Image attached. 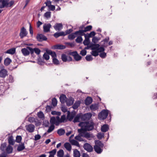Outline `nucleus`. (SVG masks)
Segmentation results:
<instances>
[{
	"label": "nucleus",
	"mask_w": 157,
	"mask_h": 157,
	"mask_svg": "<svg viewBox=\"0 0 157 157\" xmlns=\"http://www.w3.org/2000/svg\"><path fill=\"white\" fill-rule=\"evenodd\" d=\"M91 54L94 56H97L98 55V52L97 51H93L91 52Z\"/></svg>",
	"instance_id": "obj_57"
},
{
	"label": "nucleus",
	"mask_w": 157,
	"mask_h": 157,
	"mask_svg": "<svg viewBox=\"0 0 157 157\" xmlns=\"http://www.w3.org/2000/svg\"><path fill=\"white\" fill-rule=\"evenodd\" d=\"M85 104L86 105H89L92 102V99L90 97H87L85 100Z\"/></svg>",
	"instance_id": "obj_21"
},
{
	"label": "nucleus",
	"mask_w": 157,
	"mask_h": 157,
	"mask_svg": "<svg viewBox=\"0 0 157 157\" xmlns=\"http://www.w3.org/2000/svg\"><path fill=\"white\" fill-rule=\"evenodd\" d=\"M74 101V99L71 98L66 100V102L67 105L68 106H70L73 104Z\"/></svg>",
	"instance_id": "obj_19"
},
{
	"label": "nucleus",
	"mask_w": 157,
	"mask_h": 157,
	"mask_svg": "<svg viewBox=\"0 0 157 157\" xmlns=\"http://www.w3.org/2000/svg\"><path fill=\"white\" fill-rule=\"evenodd\" d=\"M73 31V29H70L66 30L65 31V33H64L65 36L67 34H69L70 33H71Z\"/></svg>",
	"instance_id": "obj_59"
},
{
	"label": "nucleus",
	"mask_w": 157,
	"mask_h": 157,
	"mask_svg": "<svg viewBox=\"0 0 157 157\" xmlns=\"http://www.w3.org/2000/svg\"><path fill=\"white\" fill-rule=\"evenodd\" d=\"M70 142L72 145H75L80 147V145L78 142L75 140H72L70 141Z\"/></svg>",
	"instance_id": "obj_36"
},
{
	"label": "nucleus",
	"mask_w": 157,
	"mask_h": 157,
	"mask_svg": "<svg viewBox=\"0 0 157 157\" xmlns=\"http://www.w3.org/2000/svg\"><path fill=\"white\" fill-rule=\"evenodd\" d=\"M109 129L108 125L107 124H105L102 125L101 127V131L103 132H105L108 131Z\"/></svg>",
	"instance_id": "obj_30"
},
{
	"label": "nucleus",
	"mask_w": 157,
	"mask_h": 157,
	"mask_svg": "<svg viewBox=\"0 0 157 157\" xmlns=\"http://www.w3.org/2000/svg\"><path fill=\"white\" fill-rule=\"evenodd\" d=\"M56 120L55 117H51L50 121V122L52 124L51 125H54L56 123Z\"/></svg>",
	"instance_id": "obj_46"
},
{
	"label": "nucleus",
	"mask_w": 157,
	"mask_h": 157,
	"mask_svg": "<svg viewBox=\"0 0 157 157\" xmlns=\"http://www.w3.org/2000/svg\"><path fill=\"white\" fill-rule=\"evenodd\" d=\"M44 59H43V58H42L40 57L39 56L37 59L38 63L40 65H42L43 63H44Z\"/></svg>",
	"instance_id": "obj_45"
},
{
	"label": "nucleus",
	"mask_w": 157,
	"mask_h": 157,
	"mask_svg": "<svg viewBox=\"0 0 157 157\" xmlns=\"http://www.w3.org/2000/svg\"><path fill=\"white\" fill-rule=\"evenodd\" d=\"M8 143L10 145H13L14 144L15 141L13 139V137L11 136L8 138Z\"/></svg>",
	"instance_id": "obj_33"
},
{
	"label": "nucleus",
	"mask_w": 157,
	"mask_h": 157,
	"mask_svg": "<svg viewBox=\"0 0 157 157\" xmlns=\"http://www.w3.org/2000/svg\"><path fill=\"white\" fill-rule=\"evenodd\" d=\"M67 97L65 94H61L59 97L60 101L61 103L63 104L66 102Z\"/></svg>",
	"instance_id": "obj_23"
},
{
	"label": "nucleus",
	"mask_w": 157,
	"mask_h": 157,
	"mask_svg": "<svg viewBox=\"0 0 157 157\" xmlns=\"http://www.w3.org/2000/svg\"><path fill=\"white\" fill-rule=\"evenodd\" d=\"M8 71H7L4 69H2L0 71V77L2 78H5L6 76L7 75Z\"/></svg>",
	"instance_id": "obj_12"
},
{
	"label": "nucleus",
	"mask_w": 157,
	"mask_h": 157,
	"mask_svg": "<svg viewBox=\"0 0 157 157\" xmlns=\"http://www.w3.org/2000/svg\"><path fill=\"white\" fill-rule=\"evenodd\" d=\"M83 39L82 36H78L77 38L75 39V41L78 43L80 44L82 42Z\"/></svg>",
	"instance_id": "obj_44"
},
{
	"label": "nucleus",
	"mask_w": 157,
	"mask_h": 157,
	"mask_svg": "<svg viewBox=\"0 0 157 157\" xmlns=\"http://www.w3.org/2000/svg\"><path fill=\"white\" fill-rule=\"evenodd\" d=\"M27 49H28L27 48H24L21 49V52L25 56H28L30 54L29 52Z\"/></svg>",
	"instance_id": "obj_20"
},
{
	"label": "nucleus",
	"mask_w": 157,
	"mask_h": 157,
	"mask_svg": "<svg viewBox=\"0 0 157 157\" xmlns=\"http://www.w3.org/2000/svg\"><path fill=\"white\" fill-rule=\"evenodd\" d=\"M75 34L76 36H84L85 34L82 30H79L76 31L75 32Z\"/></svg>",
	"instance_id": "obj_18"
},
{
	"label": "nucleus",
	"mask_w": 157,
	"mask_h": 157,
	"mask_svg": "<svg viewBox=\"0 0 157 157\" xmlns=\"http://www.w3.org/2000/svg\"><path fill=\"white\" fill-rule=\"evenodd\" d=\"M92 116V114L90 113H87L83 114L81 113V119L82 121H88L90 119Z\"/></svg>",
	"instance_id": "obj_4"
},
{
	"label": "nucleus",
	"mask_w": 157,
	"mask_h": 157,
	"mask_svg": "<svg viewBox=\"0 0 157 157\" xmlns=\"http://www.w3.org/2000/svg\"><path fill=\"white\" fill-rule=\"evenodd\" d=\"M64 147L66 150L69 151H70L71 149V146L70 144L68 143H65L64 144Z\"/></svg>",
	"instance_id": "obj_29"
},
{
	"label": "nucleus",
	"mask_w": 157,
	"mask_h": 157,
	"mask_svg": "<svg viewBox=\"0 0 157 157\" xmlns=\"http://www.w3.org/2000/svg\"><path fill=\"white\" fill-rule=\"evenodd\" d=\"M25 147L24 143H22L19 144L17 147V150L18 151H20L24 150L25 149Z\"/></svg>",
	"instance_id": "obj_26"
},
{
	"label": "nucleus",
	"mask_w": 157,
	"mask_h": 157,
	"mask_svg": "<svg viewBox=\"0 0 157 157\" xmlns=\"http://www.w3.org/2000/svg\"><path fill=\"white\" fill-rule=\"evenodd\" d=\"M26 130L29 132H33L35 129V126L32 124H29L25 126Z\"/></svg>",
	"instance_id": "obj_11"
},
{
	"label": "nucleus",
	"mask_w": 157,
	"mask_h": 157,
	"mask_svg": "<svg viewBox=\"0 0 157 157\" xmlns=\"http://www.w3.org/2000/svg\"><path fill=\"white\" fill-rule=\"evenodd\" d=\"M92 28L91 25H88L83 30L84 32L90 31Z\"/></svg>",
	"instance_id": "obj_49"
},
{
	"label": "nucleus",
	"mask_w": 157,
	"mask_h": 157,
	"mask_svg": "<svg viewBox=\"0 0 157 157\" xmlns=\"http://www.w3.org/2000/svg\"><path fill=\"white\" fill-rule=\"evenodd\" d=\"M46 52L48 54L51 55L53 59L56 57V55L54 52H52L51 50H46Z\"/></svg>",
	"instance_id": "obj_22"
},
{
	"label": "nucleus",
	"mask_w": 157,
	"mask_h": 157,
	"mask_svg": "<svg viewBox=\"0 0 157 157\" xmlns=\"http://www.w3.org/2000/svg\"><path fill=\"white\" fill-rule=\"evenodd\" d=\"M76 36L74 32L69 34L68 36V38L69 40H72L75 38Z\"/></svg>",
	"instance_id": "obj_41"
},
{
	"label": "nucleus",
	"mask_w": 157,
	"mask_h": 157,
	"mask_svg": "<svg viewBox=\"0 0 157 157\" xmlns=\"http://www.w3.org/2000/svg\"><path fill=\"white\" fill-rule=\"evenodd\" d=\"M52 62L53 63L56 65H59L60 64L59 61L56 57L52 59Z\"/></svg>",
	"instance_id": "obj_50"
},
{
	"label": "nucleus",
	"mask_w": 157,
	"mask_h": 157,
	"mask_svg": "<svg viewBox=\"0 0 157 157\" xmlns=\"http://www.w3.org/2000/svg\"><path fill=\"white\" fill-rule=\"evenodd\" d=\"M38 41L41 42L46 40L47 38L44 35L41 34H37L36 37Z\"/></svg>",
	"instance_id": "obj_8"
},
{
	"label": "nucleus",
	"mask_w": 157,
	"mask_h": 157,
	"mask_svg": "<svg viewBox=\"0 0 157 157\" xmlns=\"http://www.w3.org/2000/svg\"><path fill=\"white\" fill-rule=\"evenodd\" d=\"M27 48L30 51V53L32 55L33 54L34 52L37 55H39L40 53V50L38 48H35L33 49L28 46L27 47Z\"/></svg>",
	"instance_id": "obj_6"
},
{
	"label": "nucleus",
	"mask_w": 157,
	"mask_h": 157,
	"mask_svg": "<svg viewBox=\"0 0 157 157\" xmlns=\"http://www.w3.org/2000/svg\"><path fill=\"white\" fill-rule=\"evenodd\" d=\"M85 59L87 61H92L93 58L91 55H87Z\"/></svg>",
	"instance_id": "obj_55"
},
{
	"label": "nucleus",
	"mask_w": 157,
	"mask_h": 157,
	"mask_svg": "<svg viewBox=\"0 0 157 157\" xmlns=\"http://www.w3.org/2000/svg\"><path fill=\"white\" fill-rule=\"evenodd\" d=\"M80 103L81 102L80 101H75L72 106L73 108L75 109H76L80 106Z\"/></svg>",
	"instance_id": "obj_35"
},
{
	"label": "nucleus",
	"mask_w": 157,
	"mask_h": 157,
	"mask_svg": "<svg viewBox=\"0 0 157 157\" xmlns=\"http://www.w3.org/2000/svg\"><path fill=\"white\" fill-rule=\"evenodd\" d=\"M56 149H55L53 150L50 151L48 152V153L50 154L49 155H52V156H54V155L56 154Z\"/></svg>",
	"instance_id": "obj_51"
},
{
	"label": "nucleus",
	"mask_w": 157,
	"mask_h": 157,
	"mask_svg": "<svg viewBox=\"0 0 157 157\" xmlns=\"http://www.w3.org/2000/svg\"><path fill=\"white\" fill-rule=\"evenodd\" d=\"M13 150V148L10 145H9L6 149V152L8 154L11 153L12 152Z\"/></svg>",
	"instance_id": "obj_32"
},
{
	"label": "nucleus",
	"mask_w": 157,
	"mask_h": 157,
	"mask_svg": "<svg viewBox=\"0 0 157 157\" xmlns=\"http://www.w3.org/2000/svg\"><path fill=\"white\" fill-rule=\"evenodd\" d=\"M37 116L43 120L44 119V116L43 112L40 111L37 113Z\"/></svg>",
	"instance_id": "obj_43"
},
{
	"label": "nucleus",
	"mask_w": 157,
	"mask_h": 157,
	"mask_svg": "<svg viewBox=\"0 0 157 157\" xmlns=\"http://www.w3.org/2000/svg\"><path fill=\"white\" fill-rule=\"evenodd\" d=\"M53 36L56 38H58L60 36H65L64 32H56L53 34Z\"/></svg>",
	"instance_id": "obj_24"
},
{
	"label": "nucleus",
	"mask_w": 157,
	"mask_h": 157,
	"mask_svg": "<svg viewBox=\"0 0 157 157\" xmlns=\"http://www.w3.org/2000/svg\"><path fill=\"white\" fill-rule=\"evenodd\" d=\"M9 7L8 1L7 0H0V8Z\"/></svg>",
	"instance_id": "obj_9"
},
{
	"label": "nucleus",
	"mask_w": 157,
	"mask_h": 157,
	"mask_svg": "<svg viewBox=\"0 0 157 157\" xmlns=\"http://www.w3.org/2000/svg\"><path fill=\"white\" fill-rule=\"evenodd\" d=\"M57 104V101L55 98H53L52 99V104L54 106H55Z\"/></svg>",
	"instance_id": "obj_54"
},
{
	"label": "nucleus",
	"mask_w": 157,
	"mask_h": 157,
	"mask_svg": "<svg viewBox=\"0 0 157 157\" xmlns=\"http://www.w3.org/2000/svg\"><path fill=\"white\" fill-rule=\"evenodd\" d=\"M61 59L63 62H70L73 60L71 57L70 56H67L64 54L61 55Z\"/></svg>",
	"instance_id": "obj_5"
},
{
	"label": "nucleus",
	"mask_w": 157,
	"mask_h": 157,
	"mask_svg": "<svg viewBox=\"0 0 157 157\" xmlns=\"http://www.w3.org/2000/svg\"><path fill=\"white\" fill-rule=\"evenodd\" d=\"M103 137V133H98L97 135L98 138L99 140L101 139Z\"/></svg>",
	"instance_id": "obj_61"
},
{
	"label": "nucleus",
	"mask_w": 157,
	"mask_h": 157,
	"mask_svg": "<svg viewBox=\"0 0 157 157\" xmlns=\"http://www.w3.org/2000/svg\"><path fill=\"white\" fill-rule=\"evenodd\" d=\"M85 132H84V135H83V137L87 138H90L91 137V135L89 133H85Z\"/></svg>",
	"instance_id": "obj_58"
},
{
	"label": "nucleus",
	"mask_w": 157,
	"mask_h": 157,
	"mask_svg": "<svg viewBox=\"0 0 157 157\" xmlns=\"http://www.w3.org/2000/svg\"><path fill=\"white\" fill-rule=\"evenodd\" d=\"M11 62V59L9 58H7L4 60V64L5 65L7 66L9 65Z\"/></svg>",
	"instance_id": "obj_40"
},
{
	"label": "nucleus",
	"mask_w": 157,
	"mask_h": 157,
	"mask_svg": "<svg viewBox=\"0 0 157 157\" xmlns=\"http://www.w3.org/2000/svg\"><path fill=\"white\" fill-rule=\"evenodd\" d=\"M99 56L101 58H104L106 56V54L105 52H103L100 54Z\"/></svg>",
	"instance_id": "obj_64"
},
{
	"label": "nucleus",
	"mask_w": 157,
	"mask_h": 157,
	"mask_svg": "<svg viewBox=\"0 0 157 157\" xmlns=\"http://www.w3.org/2000/svg\"><path fill=\"white\" fill-rule=\"evenodd\" d=\"M86 50L85 49H83L81 51L80 54L82 56H84L86 55Z\"/></svg>",
	"instance_id": "obj_60"
},
{
	"label": "nucleus",
	"mask_w": 157,
	"mask_h": 157,
	"mask_svg": "<svg viewBox=\"0 0 157 157\" xmlns=\"http://www.w3.org/2000/svg\"><path fill=\"white\" fill-rule=\"evenodd\" d=\"M69 54L73 56L74 59L76 61H79L81 60L82 58V57L80 56L76 51L70 52L69 53Z\"/></svg>",
	"instance_id": "obj_3"
},
{
	"label": "nucleus",
	"mask_w": 157,
	"mask_h": 157,
	"mask_svg": "<svg viewBox=\"0 0 157 157\" xmlns=\"http://www.w3.org/2000/svg\"><path fill=\"white\" fill-rule=\"evenodd\" d=\"M49 54L47 53L46 52V53H45L43 55V59L46 60H48L49 59Z\"/></svg>",
	"instance_id": "obj_52"
},
{
	"label": "nucleus",
	"mask_w": 157,
	"mask_h": 157,
	"mask_svg": "<svg viewBox=\"0 0 157 157\" xmlns=\"http://www.w3.org/2000/svg\"><path fill=\"white\" fill-rule=\"evenodd\" d=\"M22 137L20 136H17L16 137V141L18 143H20Z\"/></svg>",
	"instance_id": "obj_56"
},
{
	"label": "nucleus",
	"mask_w": 157,
	"mask_h": 157,
	"mask_svg": "<svg viewBox=\"0 0 157 157\" xmlns=\"http://www.w3.org/2000/svg\"><path fill=\"white\" fill-rule=\"evenodd\" d=\"M57 133L59 136H61L65 134V131L63 128H60L58 130Z\"/></svg>",
	"instance_id": "obj_37"
},
{
	"label": "nucleus",
	"mask_w": 157,
	"mask_h": 157,
	"mask_svg": "<svg viewBox=\"0 0 157 157\" xmlns=\"http://www.w3.org/2000/svg\"><path fill=\"white\" fill-rule=\"evenodd\" d=\"M81 113H79L75 117L73 121L74 123L79 122V119H81Z\"/></svg>",
	"instance_id": "obj_34"
},
{
	"label": "nucleus",
	"mask_w": 157,
	"mask_h": 157,
	"mask_svg": "<svg viewBox=\"0 0 157 157\" xmlns=\"http://www.w3.org/2000/svg\"><path fill=\"white\" fill-rule=\"evenodd\" d=\"M51 27V25L50 24L44 25L43 26L44 31L45 33L48 32L50 31V29Z\"/></svg>",
	"instance_id": "obj_17"
},
{
	"label": "nucleus",
	"mask_w": 157,
	"mask_h": 157,
	"mask_svg": "<svg viewBox=\"0 0 157 157\" xmlns=\"http://www.w3.org/2000/svg\"><path fill=\"white\" fill-rule=\"evenodd\" d=\"M27 34V33L26 31V29L24 27H22L21 29L20 32L19 33V35L21 38L22 39L24 37L26 36Z\"/></svg>",
	"instance_id": "obj_10"
},
{
	"label": "nucleus",
	"mask_w": 157,
	"mask_h": 157,
	"mask_svg": "<svg viewBox=\"0 0 157 157\" xmlns=\"http://www.w3.org/2000/svg\"><path fill=\"white\" fill-rule=\"evenodd\" d=\"M54 48L58 49H63L65 48L66 46L63 45H57L54 46Z\"/></svg>",
	"instance_id": "obj_38"
},
{
	"label": "nucleus",
	"mask_w": 157,
	"mask_h": 157,
	"mask_svg": "<svg viewBox=\"0 0 157 157\" xmlns=\"http://www.w3.org/2000/svg\"><path fill=\"white\" fill-rule=\"evenodd\" d=\"M6 147V143H4L2 144L1 146L0 147V149L2 151H4Z\"/></svg>",
	"instance_id": "obj_47"
},
{
	"label": "nucleus",
	"mask_w": 157,
	"mask_h": 157,
	"mask_svg": "<svg viewBox=\"0 0 157 157\" xmlns=\"http://www.w3.org/2000/svg\"><path fill=\"white\" fill-rule=\"evenodd\" d=\"M108 114V110L103 109L99 113L98 118L101 120H104L107 118Z\"/></svg>",
	"instance_id": "obj_2"
},
{
	"label": "nucleus",
	"mask_w": 157,
	"mask_h": 157,
	"mask_svg": "<svg viewBox=\"0 0 157 157\" xmlns=\"http://www.w3.org/2000/svg\"><path fill=\"white\" fill-rule=\"evenodd\" d=\"M80 154L79 151L77 149H75L73 151L74 157H80Z\"/></svg>",
	"instance_id": "obj_31"
},
{
	"label": "nucleus",
	"mask_w": 157,
	"mask_h": 157,
	"mask_svg": "<svg viewBox=\"0 0 157 157\" xmlns=\"http://www.w3.org/2000/svg\"><path fill=\"white\" fill-rule=\"evenodd\" d=\"M66 119V116L65 115H63L61 116V119H59L60 123L64 122Z\"/></svg>",
	"instance_id": "obj_62"
},
{
	"label": "nucleus",
	"mask_w": 157,
	"mask_h": 157,
	"mask_svg": "<svg viewBox=\"0 0 157 157\" xmlns=\"http://www.w3.org/2000/svg\"><path fill=\"white\" fill-rule=\"evenodd\" d=\"M82 133H84V132H80V133H79L78 136L75 137V139L79 141H83V139L81 137V136L83 137V135H82Z\"/></svg>",
	"instance_id": "obj_28"
},
{
	"label": "nucleus",
	"mask_w": 157,
	"mask_h": 157,
	"mask_svg": "<svg viewBox=\"0 0 157 157\" xmlns=\"http://www.w3.org/2000/svg\"><path fill=\"white\" fill-rule=\"evenodd\" d=\"M84 149L88 152H91L93 151V149L92 146L89 144L85 143L83 146Z\"/></svg>",
	"instance_id": "obj_7"
},
{
	"label": "nucleus",
	"mask_w": 157,
	"mask_h": 157,
	"mask_svg": "<svg viewBox=\"0 0 157 157\" xmlns=\"http://www.w3.org/2000/svg\"><path fill=\"white\" fill-rule=\"evenodd\" d=\"M95 146H97L101 148H103L104 146V144L99 140H95Z\"/></svg>",
	"instance_id": "obj_27"
},
{
	"label": "nucleus",
	"mask_w": 157,
	"mask_h": 157,
	"mask_svg": "<svg viewBox=\"0 0 157 157\" xmlns=\"http://www.w3.org/2000/svg\"><path fill=\"white\" fill-rule=\"evenodd\" d=\"M78 126L81 127V128L78 129V132H84L87 131H90L94 128V123L92 122H89L88 121L81 122L78 124Z\"/></svg>",
	"instance_id": "obj_1"
},
{
	"label": "nucleus",
	"mask_w": 157,
	"mask_h": 157,
	"mask_svg": "<svg viewBox=\"0 0 157 157\" xmlns=\"http://www.w3.org/2000/svg\"><path fill=\"white\" fill-rule=\"evenodd\" d=\"M98 109V105L96 104H93L90 106V109L92 111H95Z\"/></svg>",
	"instance_id": "obj_16"
},
{
	"label": "nucleus",
	"mask_w": 157,
	"mask_h": 157,
	"mask_svg": "<svg viewBox=\"0 0 157 157\" xmlns=\"http://www.w3.org/2000/svg\"><path fill=\"white\" fill-rule=\"evenodd\" d=\"M84 36L85 39L83 42V44L85 45H88L89 44L90 42L89 39L90 36H89L87 34H85Z\"/></svg>",
	"instance_id": "obj_13"
},
{
	"label": "nucleus",
	"mask_w": 157,
	"mask_h": 157,
	"mask_svg": "<svg viewBox=\"0 0 157 157\" xmlns=\"http://www.w3.org/2000/svg\"><path fill=\"white\" fill-rule=\"evenodd\" d=\"M54 28L56 31H60L63 28V25L62 23H56Z\"/></svg>",
	"instance_id": "obj_14"
},
{
	"label": "nucleus",
	"mask_w": 157,
	"mask_h": 157,
	"mask_svg": "<svg viewBox=\"0 0 157 157\" xmlns=\"http://www.w3.org/2000/svg\"><path fill=\"white\" fill-rule=\"evenodd\" d=\"M94 148L95 151L98 154H100L103 151L102 148L99 147L97 146L94 145Z\"/></svg>",
	"instance_id": "obj_15"
},
{
	"label": "nucleus",
	"mask_w": 157,
	"mask_h": 157,
	"mask_svg": "<svg viewBox=\"0 0 157 157\" xmlns=\"http://www.w3.org/2000/svg\"><path fill=\"white\" fill-rule=\"evenodd\" d=\"M64 154L63 151L62 149H60L57 152V156L58 157H63Z\"/></svg>",
	"instance_id": "obj_39"
},
{
	"label": "nucleus",
	"mask_w": 157,
	"mask_h": 157,
	"mask_svg": "<svg viewBox=\"0 0 157 157\" xmlns=\"http://www.w3.org/2000/svg\"><path fill=\"white\" fill-rule=\"evenodd\" d=\"M55 128V126L54 125H51L49 128L48 130H47V132L49 133L52 131Z\"/></svg>",
	"instance_id": "obj_48"
},
{
	"label": "nucleus",
	"mask_w": 157,
	"mask_h": 157,
	"mask_svg": "<svg viewBox=\"0 0 157 157\" xmlns=\"http://www.w3.org/2000/svg\"><path fill=\"white\" fill-rule=\"evenodd\" d=\"M15 52V48H12L7 50L6 53L8 54H13Z\"/></svg>",
	"instance_id": "obj_42"
},
{
	"label": "nucleus",
	"mask_w": 157,
	"mask_h": 157,
	"mask_svg": "<svg viewBox=\"0 0 157 157\" xmlns=\"http://www.w3.org/2000/svg\"><path fill=\"white\" fill-rule=\"evenodd\" d=\"M51 12H47L44 14V16L45 17L47 18H49L51 17Z\"/></svg>",
	"instance_id": "obj_53"
},
{
	"label": "nucleus",
	"mask_w": 157,
	"mask_h": 157,
	"mask_svg": "<svg viewBox=\"0 0 157 157\" xmlns=\"http://www.w3.org/2000/svg\"><path fill=\"white\" fill-rule=\"evenodd\" d=\"M100 45L99 44H92L90 46V47L91 48L92 50H97L100 47Z\"/></svg>",
	"instance_id": "obj_25"
},
{
	"label": "nucleus",
	"mask_w": 157,
	"mask_h": 157,
	"mask_svg": "<svg viewBox=\"0 0 157 157\" xmlns=\"http://www.w3.org/2000/svg\"><path fill=\"white\" fill-rule=\"evenodd\" d=\"M52 107L49 105H47L46 107V111L47 112H50L52 109Z\"/></svg>",
	"instance_id": "obj_63"
}]
</instances>
